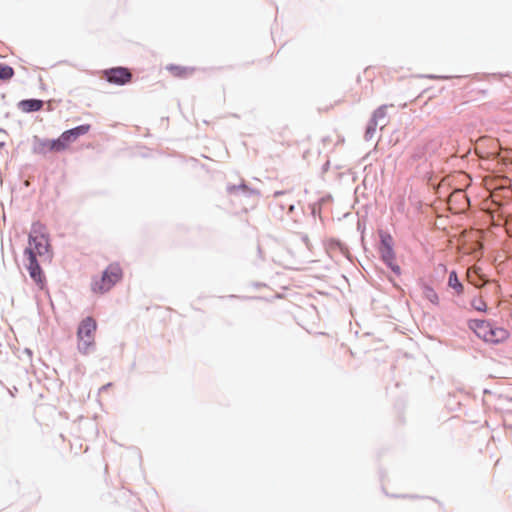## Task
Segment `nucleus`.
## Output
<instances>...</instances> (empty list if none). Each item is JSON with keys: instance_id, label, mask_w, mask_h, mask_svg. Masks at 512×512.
<instances>
[{"instance_id": "obj_8", "label": "nucleus", "mask_w": 512, "mask_h": 512, "mask_svg": "<svg viewBox=\"0 0 512 512\" xmlns=\"http://www.w3.org/2000/svg\"><path fill=\"white\" fill-rule=\"evenodd\" d=\"M508 337L509 332L506 329L496 327L492 324L488 330L487 338L484 341L491 344H498L506 340Z\"/></svg>"}, {"instance_id": "obj_18", "label": "nucleus", "mask_w": 512, "mask_h": 512, "mask_svg": "<svg viewBox=\"0 0 512 512\" xmlns=\"http://www.w3.org/2000/svg\"><path fill=\"white\" fill-rule=\"evenodd\" d=\"M330 142H332V139H330V137H329V136H327V137L323 138V143H324V144H327V143H330Z\"/></svg>"}, {"instance_id": "obj_14", "label": "nucleus", "mask_w": 512, "mask_h": 512, "mask_svg": "<svg viewBox=\"0 0 512 512\" xmlns=\"http://www.w3.org/2000/svg\"><path fill=\"white\" fill-rule=\"evenodd\" d=\"M396 258L395 251L393 249V239L390 234L386 233V265L390 262H394Z\"/></svg>"}, {"instance_id": "obj_17", "label": "nucleus", "mask_w": 512, "mask_h": 512, "mask_svg": "<svg viewBox=\"0 0 512 512\" xmlns=\"http://www.w3.org/2000/svg\"><path fill=\"white\" fill-rule=\"evenodd\" d=\"M334 136H335V141H334L335 145L342 144L344 142V139L340 135L335 133Z\"/></svg>"}, {"instance_id": "obj_10", "label": "nucleus", "mask_w": 512, "mask_h": 512, "mask_svg": "<svg viewBox=\"0 0 512 512\" xmlns=\"http://www.w3.org/2000/svg\"><path fill=\"white\" fill-rule=\"evenodd\" d=\"M422 296L428 300L431 304L438 306L439 305V296L434 288L426 282H422L420 284Z\"/></svg>"}, {"instance_id": "obj_12", "label": "nucleus", "mask_w": 512, "mask_h": 512, "mask_svg": "<svg viewBox=\"0 0 512 512\" xmlns=\"http://www.w3.org/2000/svg\"><path fill=\"white\" fill-rule=\"evenodd\" d=\"M386 268H389L395 275V277L386 275V278L392 283L394 287L400 288V280L398 281L397 278H400L402 274L401 267L396 263V261H394L386 265Z\"/></svg>"}, {"instance_id": "obj_16", "label": "nucleus", "mask_w": 512, "mask_h": 512, "mask_svg": "<svg viewBox=\"0 0 512 512\" xmlns=\"http://www.w3.org/2000/svg\"><path fill=\"white\" fill-rule=\"evenodd\" d=\"M471 306L479 312H486L487 310V304L486 302L481 298H474L471 301Z\"/></svg>"}, {"instance_id": "obj_5", "label": "nucleus", "mask_w": 512, "mask_h": 512, "mask_svg": "<svg viewBox=\"0 0 512 512\" xmlns=\"http://www.w3.org/2000/svg\"><path fill=\"white\" fill-rule=\"evenodd\" d=\"M103 77L111 84L125 85L132 79L131 72L124 67H115L103 71Z\"/></svg>"}, {"instance_id": "obj_4", "label": "nucleus", "mask_w": 512, "mask_h": 512, "mask_svg": "<svg viewBox=\"0 0 512 512\" xmlns=\"http://www.w3.org/2000/svg\"><path fill=\"white\" fill-rule=\"evenodd\" d=\"M90 128L91 126L89 124H84L64 131L57 139H55L57 152L67 150L80 136L87 134L90 131Z\"/></svg>"}, {"instance_id": "obj_11", "label": "nucleus", "mask_w": 512, "mask_h": 512, "mask_svg": "<svg viewBox=\"0 0 512 512\" xmlns=\"http://www.w3.org/2000/svg\"><path fill=\"white\" fill-rule=\"evenodd\" d=\"M167 70L175 77L186 78L191 76L195 69L193 67H186L180 65H169L167 66Z\"/></svg>"}, {"instance_id": "obj_6", "label": "nucleus", "mask_w": 512, "mask_h": 512, "mask_svg": "<svg viewBox=\"0 0 512 512\" xmlns=\"http://www.w3.org/2000/svg\"><path fill=\"white\" fill-rule=\"evenodd\" d=\"M492 323L488 320L483 319H470L468 321V327L475 332V334L485 340L488 335V330Z\"/></svg>"}, {"instance_id": "obj_1", "label": "nucleus", "mask_w": 512, "mask_h": 512, "mask_svg": "<svg viewBox=\"0 0 512 512\" xmlns=\"http://www.w3.org/2000/svg\"><path fill=\"white\" fill-rule=\"evenodd\" d=\"M48 253L49 242L46 235V228L41 223H34L29 234L28 246L24 251L25 267L31 279L41 289L45 284V276L39 262Z\"/></svg>"}, {"instance_id": "obj_3", "label": "nucleus", "mask_w": 512, "mask_h": 512, "mask_svg": "<svg viewBox=\"0 0 512 512\" xmlns=\"http://www.w3.org/2000/svg\"><path fill=\"white\" fill-rule=\"evenodd\" d=\"M97 323L94 318H84L77 329V349L82 354H88L95 345Z\"/></svg>"}, {"instance_id": "obj_9", "label": "nucleus", "mask_w": 512, "mask_h": 512, "mask_svg": "<svg viewBox=\"0 0 512 512\" xmlns=\"http://www.w3.org/2000/svg\"><path fill=\"white\" fill-rule=\"evenodd\" d=\"M18 107L22 112H36L42 109L43 101L38 99H26L18 103Z\"/></svg>"}, {"instance_id": "obj_13", "label": "nucleus", "mask_w": 512, "mask_h": 512, "mask_svg": "<svg viewBox=\"0 0 512 512\" xmlns=\"http://www.w3.org/2000/svg\"><path fill=\"white\" fill-rule=\"evenodd\" d=\"M448 286L456 291L458 295L464 292V285L459 280L457 272L452 270L448 277Z\"/></svg>"}, {"instance_id": "obj_2", "label": "nucleus", "mask_w": 512, "mask_h": 512, "mask_svg": "<svg viewBox=\"0 0 512 512\" xmlns=\"http://www.w3.org/2000/svg\"><path fill=\"white\" fill-rule=\"evenodd\" d=\"M123 278V270L118 263L109 264L102 272L101 276L93 277L91 281V290L95 294H105L109 292Z\"/></svg>"}, {"instance_id": "obj_15", "label": "nucleus", "mask_w": 512, "mask_h": 512, "mask_svg": "<svg viewBox=\"0 0 512 512\" xmlns=\"http://www.w3.org/2000/svg\"><path fill=\"white\" fill-rule=\"evenodd\" d=\"M14 70L12 67L4 64H0V79L9 80L13 77Z\"/></svg>"}, {"instance_id": "obj_7", "label": "nucleus", "mask_w": 512, "mask_h": 512, "mask_svg": "<svg viewBox=\"0 0 512 512\" xmlns=\"http://www.w3.org/2000/svg\"><path fill=\"white\" fill-rule=\"evenodd\" d=\"M33 151L37 154L45 155L50 152H57L55 139H40L35 137Z\"/></svg>"}]
</instances>
